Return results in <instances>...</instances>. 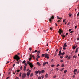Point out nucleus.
Instances as JSON below:
<instances>
[{
	"instance_id": "nucleus-11",
	"label": "nucleus",
	"mask_w": 79,
	"mask_h": 79,
	"mask_svg": "<svg viewBox=\"0 0 79 79\" xmlns=\"http://www.w3.org/2000/svg\"><path fill=\"white\" fill-rule=\"evenodd\" d=\"M26 67L24 66V69H23L24 71H26Z\"/></svg>"
},
{
	"instance_id": "nucleus-5",
	"label": "nucleus",
	"mask_w": 79,
	"mask_h": 79,
	"mask_svg": "<svg viewBox=\"0 0 79 79\" xmlns=\"http://www.w3.org/2000/svg\"><path fill=\"white\" fill-rule=\"evenodd\" d=\"M59 31H58V32L60 34H61V33H63V31L61 30V29H59Z\"/></svg>"
},
{
	"instance_id": "nucleus-26",
	"label": "nucleus",
	"mask_w": 79,
	"mask_h": 79,
	"mask_svg": "<svg viewBox=\"0 0 79 79\" xmlns=\"http://www.w3.org/2000/svg\"><path fill=\"white\" fill-rule=\"evenodd\" d=\"M44 72H45V70H42L41 71V73H44Z\"/></svg>"
},
{
	"instance_id": "nucleus-55",
	"label": "nucleus",
	"mask_w": 79,
	"mask_h": 79,
	"mask_svg": "<svg viewBox=\"0 0 79 79\" xmlns=\"http://www.w3.org/2000/svg\"><path fill=\"white\" fill-rule=\"evenodd\" d=\"M56 76H55L53 77V78H56Z\"/></svg>"
},
{
	"instance_id": "nucleus-31",
	"label": "nucleus",
	"mask_w": 79,
	"mask_h": 79,
	"mask_svg": "<svg viewBox=\"0 0 79 79\" xmlns=\"http://www.w3.org/2000/svg\"><path fill=\"white\" fill-rule=\"evenodd\" d=\"M44 56H45V54H43L42 55V58H43V57H44Z\"/></svg>"
},
{
	"instance_id": "nucleus-21",
	"label": "nucleus",
	"mask_w": 79,
	"mask_h": 79,
	"mask_svg": "<svg viewBox=\"0 0 79 79\" xmlns=\"http://www.w3.org/2000/svg\"><path fill=\"white\" fill-rule=\"evenodd\" d=\"M25 63H26V60H24L22 62V63H23V64H25Z\"/></svg>"
},
{
	"instance_id": "nucleus-62",
	"label": "nucleus",
	"mask_w": 79,
	"mask_h": 79,
	"mask_svg": "<svg viewBox=\"0 0 79 79\" xmlns=\"http://www.w3.org/2000/svg\"><path fill=\"white\" fill-rule=\"evenodd\" d=\"M74 32V31H70V33H73V32Z\"/></svg>"
},
{
	"instance_id": "nucleus-20",
	"label": "nucleus",
	"mask_w": 79,
	"mask_h": 79,
	"mask_svg": "<svg viewBox=\"0 0 79 79\" xmlns=\"http://www.w3.org/2000/svg\"><path fill=\"white\" fill-rule=\"evenodd\" d=\"M67 72V70H65L64 71V74H66Z\"/></svg>"
},
{
	"instance_id": "nucleus-4",
	"label": "nucleus",
	"mask_w": 79,
	"mask_h": 79,
	"mask_svg": "<svg viewBox=\"0 0 79 79\" xmlns=\"http://www.w3.org/2000/svg\"><path fill=\"white\" fill-rule=\"evenodd\" d=\"M26 74L25 73H23L22 74V78H25L26 77Z\"/></svg>"
},
{
	"instance_id": "nucleus-44",
	"label": "nucleus",
	"mask_w": 79,
	"mask_h": 79,
	"mask_svg": "<svg viewBox=\"0 0 79 79\" xmlns=\"http://www.w3.org/2000/svg\"><path fill=\"white\" fill-rule=\"evenodd\" d=\"M68 55H66V56H65V58H68Z\"/></svg>"
},
{
	"instance_id": "nucleus-8",
	"label": "nucleus",
	"mask_w": 79,
	"mask_h": 79,
	"mask_svg": "<svg viewBox=\"0 0 79 79\" xmlns=\"http://www.w3.org/2000/svg\"><path fill=\"white\" fill-rule=\"evenodd\" d=\"M29 65L31 68H32V67H34V65H32V64L31 63Z\"/></svg>"
},
{
	"instance_id": "nucleus-41",
	"label": "nucleus",
	"mask_w": 79,
	"mask_h": 79,
	"mask_svg": "<svg viewBox=\"0 0 79 79\" xmlns=\"http://www.w3.org/2000/svg\"><path fill=\"white\" fill-rule=\"evenodd\" d=\"M58 49H56V51L55 53H56V52H58Z\"/></svg>"
},
{
	"instance_id": "nucleus-46",
	"label": "nucleus",
	"mask_w": 79,
	"mask_h": 79,
	"mask_svg": "<svg viewBox=\"0 0 79 79\" xmlns=\"http://www.w3.org/2000/svg\"><path fill=\"white\" fill-rule=\"evenodd\" d=\"M76 77V76H74V75H73V78H74V77Z\"/></svg>"
},
{
	"instance_id": "nucleus-19",
	"label": "nucleus",
	"mask_w": 79,
	"mask_h": 79,
	"mask_svg": "<svg viewBox=\"0 0 79 79\" xmlns=\"http://www.w3.org/2000/svg\"><path fill=\"white\" fill-rule=\"evenodd\" d=\"M64 66V64H62L61 67H62V68H63Z\"/></svg>"
},
{
	"instance_id": "nucleus-36",
	"label": "nucleus",
	"mask_w": 79,
	"mask_h": 79,
	"mask_svg": "<svg viewBox=\"0 0 79 79\" xmlns=\"http://www.w3.org/2000/svg\"><path fill=\"white\" fill-rule=\"evenodd\" d=\"M45 63L46 64H48V62H45Z\"/></svg>"
},
{
	"instance_id": "nucleus-27",
	"label": "nucleus",
	"mask_w": 79,
	"mask_h": 79,
	"mask_svg": "<svg viewBox=\"0 0 79 79\" xmlns=\"http://www.w3.org/2000/svg\"><path fill=\"white\" fill-rule=\"evenodd\" d=\"M41 77L42 79H44V75H42Z\"/></svg>"
},
{
	"instance_id": "nucleus-59",
	"label": "nucleus",
	"mask_w": 79,
	"mask_h": 79,
	"mask_svg": "<svg viewBox=\"0 0 79 79\" xmlns=\"http://www.w3.org/2000/svg\"><path fill=\"white\" fill-rule=\"evenodd\" d=\"M9 78H10V77H7L6 78V79H8Z\"/></svg>"
},
{
	"instance_id": "nucleus-51",
	"label": "nucleus",
	"mask_w": 79,
	"mask_h": 79,
	"mask_svg": "<svg viewBox=\"0 0 79 79\" xmlns=\"http://www.w3.org/2000/svg\"><path fill=\"white\" fill-rule=\"evenodd\" d=\"M72 30V29H69V31L70 32V31H71Z\"/></svg>"
},
{
	"instance_id": "nucleus-35",
	"label": "nucleus",
	"mask_w": 79,
	"mask_h": 79,
	"mask_svg": "<svg viewBox=\"0 0 79 79\" xmlns=\"http://www.w3.org/2000/svg\"><path fill=\"white\" fill-rule=\"evenodd\" d=\"M66 21V19H64L63 20V22L64 23V22H65Z\"/></svg>"
},
{
	"instance_id": "nucleus-40",
	"label": "nucleus",
	"mask_w": 79,
	"mask_h": 79,
	"mask_svg": "<svg viewBox=\"0 0 79 79\" xmlns=\"http://www.w3.org/2000/svg\"><path fill=\"white\" fill-rule=\"evenodd\" d=\"M65 53H64V52H63L62 53V55H64Z\"/></svg>"
},
{
	"instance_id": "nucleus-25",
	"label": "nucleus",
	"mask_w": 79,
	"mask_h": 79,
	"mask_svg": "<svg viewBox=\"0 0 79 79\" xmlns=\"http://www.w3.org/2000/svg\"><path fill=\"white\" fill-rule=\"evenodd\" d=\"M33 73H32L30 75V77H32V76H33Z\"/></svg>"
},
{
	"instance_id": "nucleus-38",
	"label": "nucleus",
	"mask_w": 79,
	"mask_h": 79,
	"mask_svg": "<svg viewBox=\"0 0 79 79\" xmlns=\"http://www.w3.org/2000/svg\"><path fill=\"white\" fill-rule=\"evenodd\" d=\"M55 65H53V64H52V65H51V67H54V66H55Z\"/></svg>"
},
{
	"instance_id": "nucleus-14",
	"label": "nucleus",
	"mask_w": 79,
	"mask_h": 79,
	"mask_svg": "<svg viewBox=\"0 0 79 79\" xmlns=\"http://www.w3.org/2000/svg\"><path fill=\"white\" fill-rule=\"evenodd\" d=\"M71 56H68V57L67 58V60H70V59H71Z\"/></svg>"
},
{
	"instance_id": "nucleus-18",
	"label": "nucleus",
	"mask_w": 79,
	"mask_h": 79,
	"mask_svg": "<svg viewBox=\"0 0 79 79\" xmlns=\"http://www.w3.org/2000/svg\"><path fill=\"white\" fill-rule=\"evenodd\" d=\"M77 69H75L73 71V73L77 72Z\"/></svg>"
},
{
	"instance_id": "nucleus-37",
	"label": "nucleus",
	"mask_w": 79,
	"mask_h": 79,
	"mask_svg": "<svg viewBox=\"0 0 79 79\" xmlns=\"http://www.w3.org/2000/svg\"><path fill=\"white\" fill-rule=\"evenodd\" d=\"M61 63H62L63 61V60H61L60 61Z\"/></svg>"
},
{
	"instance_id": "nucleus-50",
	"label": "nucleus",
	"mask_w": 79,
	"mask_h": 79,
	"mask_svg": "<svg viewBox=\"0 0 79 79\" xmlns=\"http://www.w3.org/2000/svg\"><path fill=\"white\" fill-rule=\"evenodd\" d=\"M79 16V12H78V14H77V16L78 17V16Z\"/></svg>"
},
{
	"instance_id": "nucleus-43",
	"label": "nucleus",
	"mask_w": 79,
	"mask_h": 79,
	"mask_svg": "<svg viewBox=\"0 0 79 79\" xmlns=\"http://www.w3.org/2000/svg\"><path fill=\"white\" fill-rule=\"evenodd\" d=\"M65 47H64V48H63V50H66V48H65Z\"/></svg>"
},
{
	"instance_id": "nucleus-3",
	"label": "nucleus",
	"mask_w": 79,
	"mask_h": 79,
	"mask_svg": "<svg viewBox=\"0 0 79 79\" xmlns=\"http://www.w3.org/2000/svg\"><path fill=\"white\" fill-rule=\"evenodd\" d=\"M44 57L45 58H47L48 59L50 58V57L48 56V54L45 53L44 54Z\"/></svg>"
},
{
	"instance_id": "nucleus-1",
	"label": "nucleus",
	"mask_w": 79,
	"mask_h": 79,
	"mask_svg": "<svg viewBox=\"0 0 79 79\" xmlns=\"http://www.w3.org/2000/svg\"><path fill=\"white\" fill-rule=\"evenodd\" d=\"M14 60H16L17 61H19V60H20V58L18 55H16L14 56Z\"/></svg>"
},
{
	"instance_id": "nucleus-6",
	"label": "nucleus",
	"mask_w": 79,
	"mask_h": 79,
	"mask_svg": "<svg viewBox=\"0 0 79 79\" xmlns=\"http://www.w3.org/2000/svg\"><path fill=\"white\" fill-rule=\"evenodd\" d=\"M31 57V58H33V59L34 60V59H35V56H34V55H30Z\"/></svg>"
},
{
	"instance_id": "nucleus-7",
	"label": "nucleus",
	"mask_w": 79,
	"mask_h": 79,
	"mask_svg": "<svg viewBox=\"0 0 79 79\" xmlns=\"http://www.w3.org/2000/svg\"><path fill=\"white\" fill-rule=\"evenodd\" d=\"M62 55V53H61V51L60 50L59 52V54H58L59 56H61Z\"/></svg>"
},
{
	"instance_id": "nucleus-53",
	"label": "nucleus",
	"mask_w": 79,
	"mask_h": 79,
	"mask_svg": "<svg viewBox=\"0 0 79 79\" xmlns=\"http://www.w3.org/2000/svg\"><path fill=\"white\" fill-rule=\"evenodd\" d=\"M36 60H37V61H39V59H38V58H36Z\"/></svg>"
},
{
	"instance_id": "nucleus-17",
	"label": "nucleus",
	"mask_w": 79,
	"mask_h": 79,
	"mask_svg": "<svg viewBox=\"0 0 79 79\" xmlns=\"http://www.w3.org/2000/svg\"><path fill=\"white\" fill-rule=\"evenodd\" d=\"M78 48H77L76 50V51H75V53H77V52H78Z\"/></svg>"
},
{
	"instance_id": "nucleus-10",
	"label": "nucleus",
	"mask_w": 79,
	"mask_h": 79,
	"mask_svg": "<svg viewBox=\"0 0 79 79\" xmlns=\"http://www.w3.org/2000/svg\"><path fill=\"white\" fill-rule=\"evenodd\" d=\"M61 36L63 37V39H64V37H66V36L64 35H63V34H62L61 35Z\"/></svg>"
},
{
	"instance_id": "nucleus-60",
	"label": "nucleus",
	"mask_w": 79,
	"mask_h": 79,
	"mask_svg": "<svg viewBox=\"0 0 79 79\" xmlns=\"http://www.w3.org/2000/svg\"><path fill=\"white\" fill-rule=\"evenodd\" d=\"M68 35V33H67L66 34V35Z\"/></svg>"
},
{
	"instance_id": "nucleus-61",
	"label": "nucleus",
	"mask_w": 79,
	"mask_h": 79,
	"mask_svg": "<svg viewBox=\"0 0 79 79\" xmlns=\"http://www.w3.org/2000/svg\"><path fill=\"white\" fill-rule=\"evenodd\" d=\"M31 57L29 58V61H31Z\"/></svg>"
},
{
	"instance_id": "nucleus-39",
	"label": "nucleus",
	"mask_w": 79,
	"mask_h": 79,
	"mask_svg": "<svg viewBox=\"0 0 79 79\" xmlns=\"http://www.w3.org/2000/svg\"><path fill=\"white\" fill-rule=\"evenodd\" d=\"M29 50H30V51H31V50H32V48H29Z\"/></svg>"
},
{
	"instance_id": "nucleus-58",
	"label": "nucleus",
	"mask_w": 79,
	"mask_h": 79,
	"mask_svg": "<svg viewBox=\"0 0 79 79\" xmlns=\"http://www.w3.org/2000/svg\"><path fill=\"white\" fill-rule=\"evenodd\" d=\"M19 71H20V70H17V72H19Z\"/></svg>"
},
{
	"instance_id": "nucleus-28",
	"label": "nucleus",
	"mask_w": 79,
	"mask_h": 79,
	"mask_svg": "<svg viewBox=\"0 0 79 79\" xmlns=\"http://www.w3.org/2000/svg\"><path fill=\"white\" fill-rule=\"evenodd\" d=\"M36 52H37V50H36L34 52H33V53H36Z\"/></svg>"
},
{
	"instance_id": "nucleus-42",
	"label": "nucleus",
	"mask_w": 79,
	"mask_h": 79,
	"mask_svg": "<svg viewBox=\"0 0 79 79\" xmlns=\"http://www.w3.org/2000/svg\"><path fill=\"white\" fill-rule=\"evenodd\" d=\"M38 79H41L42 78H41V77H38Z\"/></svg>"
},
{
	"instance_id": "nucleus-15",
	"label": "nucleus",
	"mask_w": 79,
	"mask_h": 79,
	"mask_svg": "<svg viewBox=\"0 0 79 79\" xmlns=\"http://www.w3.org/2000/svg\"><path fill=\"white\" fill-rule=\"evenodd\" d=\"M77 47V45L73 46V49H75Z\"/></svg>"
},
{
	"instance_id": "nucleus-47",
	"label": "nucleus",
	"mask_w": 79,
	"mask_h": 79,
	"mask_svg": "<svg viewBox=\"0 0 79 79\" xmlns=\"http://www.w3.org/2000/svg\"><path fill=\"white\" fill-rule=\"evenodd\" d=\"M37 58H40V56H36Z\"/></svg>"
},
{
	"instance_id": "nucleus-12",
	"label": "nucleus",
	"mask_w": 79,
	"mask_h": 79,
	"mask_svg": "<svg viewBox=\"0 0 79 79\" xmlns=\"http://www.w3.org/2000/svg\"><path fill=\"white\" fill-rule=\"evenodd\" d=\"M29 75H30V73H29V72H28L27 73V75L28 76H29Z\"/></svg>"
},
{
	"instance_id": "nucleus-29",
	"label": "nucleus",
	"mask_w": 79,
	"mask_h": 79,
	"mask_svg": "<svg viewBox=\"0 0 79 79\" xmlns=\"http://www.w3.org/2000/svg\"><path fill=\"white\" fill-rule=\"evenodd\" d=\"M40 51H37V53L38 54H39V53H40Z\"/></svg>"
},
{
	"instance_id": "nucleus-49",
	"label": "nucleus",
	"mask_w": 79,
	"mask_h": 79,
	"mask_svg": "<svg viewBox=\"0 0 79 79\" xmlns=\"http://www.w3.org/2000/svg\"><path fill=\"white\" fill-rule=\"evenodd\" d=\"M50 30H51V31H52V30H53V29L52 28V27H51L50 28Z\"/></svg>"
},
{
	"instance_id": "nucleus-54",
	"label": "nucleus",
	"mask_w": 79,
	"mask_h": 79,
	"mask_svg": "<svg viewBox=\"0 0 79 79\" xmlns=\"http://www.w3.org/2000/svg\"><path fill=\"white\" fill-rule=\"evenodd\" d=\"M60 66L59 64H58L56 65V66H57V67H58V66Z\"/></svg>"
},
{
	"instance_id": "nucleus-30",
	"label": "nucleus",
	"mask_w": 79,
	"mask_h": 79,
	"mask_svg": "<svg viewBox=\"0 0 79 79\" xmlns=\"http://www.w3.org/2000/svg\"><path fill=\"white\" fill-rule=\"evenodd\" d=\"M57 19H62V18H59V16H57Z\"/></svg>"
},
{
	"instance_id": "nucleus-22",
	"label": "nucleus",
	"mask_w": 79,
	"mask_h": 79,
	"mask_svg": "<svg viewBox=\"0 0 79 79\" xmlns=\"http://www.w3.org/2000/svg\"><path fill=\"white\" fill-rule=\"evenodd\" d=\"M60 58H61V59H62V58H63V56L62 55L61 56H60Z\"/></svg>"
},
{
	"instance_id": "nucleus-56",
	"label": "nucleus",
	"mask_w": 79,
	"mask_h": 79,
	"mask_svg": "<svg viewBox=\"0 0 79 79\" xmlns=\"http://www.w3.org/2000/svg\"><path fill=\"white\" fill-rule=\"evenodd\" d=\"M10 63V61H7L6 63V64H8V63Z\"/></svg>"
},
{
	"instance_id": "nucleus-63",
	"label": "nucleus",
	"mask_w": 79,
	"mask_h": 79,
	"mask_svg": "<svg viewBox=\"0 0 79 79\" xmlns=\"http://www.w3.org/2000/svg\"><path fill=\"white\" fill-rule=\"evenodd\" d=\"M16 79H19V77H16Z\"/></svg>"
},
{
	"instance_id": "nucleus-24",
	"label": "nucleus",
	"mask_w": 79,
	"mask_h": 79,
	"mask_svg": "<svg viewBox=\"0 0 79 79\" xmlns=\"http://www.w3.org/2000/svg\"><path fill=\"white\" fill-rule=\"evenodd\" d=\"M38 73L39 74H41V71H40V70L38 71Z\"/></svg>"
},
{
	"instance_id": "nucleus-13",
	"label": "nucleus",
	"mask_w": 79,
	"mask_h": 79,
	"mask_svg": "<svg viewBox=\"0 0 79 79\" xmlns=\"http://www.w3.org/2000/svg\"><path fill=\"white\" fill-rule=\"evenodd\" d=\"M37 64H38V66H40V65H41L40 64V63H39V62H37Z\"/></svg>"
},
{
	"instance_id": "nucleus-52",
	"label": "nucleus",
	"mask_w": 79,
	"mask_h": 79,
	"mask_svg": "<svg viewBox=\"0 0 79 79\" xmlns=\"http://www.w3.org/2000/svg\"><path fill=\"white\" fill-rule=\"evenodd\" d=\"M11 73V72H9L8 73V75H10V73Z\"/></svg>"
},
{
	"instance_id": "nucleus-23",
	"label": "nucleus",
	"mask_w": 79,
	"mask_h": 79,
	"mask_svg": "<svg viewBox=\"0 0 79 79\" xmlns=\"http://www.w3.org/2000/svg\"><path fill=\"white\" fill-rule=\"evenodd\" d=\"M27 64H29V65H30V63H30V62L29 61H27Z\"/></svg>"
},
{
	"instance_id": "nucleus-45",
	"label": "nucleus",
	"mask_w": 79,
	"mask_h": 79,
	"mask_svg": "<svg viewBox=\"0 0 79 79\" xmlns=\"http://www.w3.org/2000/svg\"><path fill=\"white\" fill-rule=\"evenodd\" d=\"M16 63H17L18 64H19V61H18L16 62Z\"/></svg>"
},
{
	"instance_id": "nucleus-34",
	"label": "nucleus",
	"mask_w": 79,
	"mask_h": 79,
	"mask_svg": "<svg viewBox=\"0 0 79 79\" xmlns=\"http://www.w3.org/2000/svg\"><path fill=\"white\" fill-rule=\"evenodd\" d=\"M46 64H45V62L43 63V66H45V65Z\"/></svg>"
},
{
	"instance_id": "nucleus-9",
	"label": "nucleus",
	"mask_w": 79,
	"mask_h": 79,
	"mask_svg": "<svg viewBox=\"0 0 79 79\" xmlns=\"http://www.w3.org/2000/svg\"><path fill=\"white\" fill-rule=\"evenodd\" d=\"M67 47V44H66V43H65L64 44V46H63V47Z\"/></svg>"
},
{
	"instance_id": "nucleus-33",
	"label": "nucleus",
	"mask_w": 79,
	"mask_h": 79,
	"mask_svg": "<svg viewBox=\"0 0 79 79\" xmlns=\"http://www.w3.org/2000/svg\"><path fill=\"white\" fill-rule=\"evenodd\" d=\"M35 74H38V71H36L35 72Z\"/></svg>"
},
{
	"instance_id": "nucleus-64",
	"label": "nucleus",
	"mask_w": 79,
	"mask_h": 79,
	"mask_svg": "<svg viewBox=\"0 0 79 79\" xmlns=\"http://www.w3.org/2000/svg\"><path fill=\"white\" fill-rule=\"evenodd\" d=\"M77 40H79V38H77Z\"/></svg>"
},
{
	"instance_id": "nucleus-57",
	"label": "nucleus",
	"mask_w": 79,
	"mask_h": 79,
	"mask_svg": "<svg viewBox=\"0 0 79 79\" xmlns=\"http://www.w3.org/2000/svg\"><path fill=\"white\" fill-rule=\"evenodd\" d=\"M22 68H23V66H21V67H20V69H22Z\"/></svg>"
},
{
	"instance_id": "nucleus-32",
	"label": "nucleus",
	"mask_w": 79,
	"mask_h": 79,
	"mask_svg": "<svg viewBox=\"0 0 79 79\" xmlns=\"http://www.w3.org/2000/svg\"><path fill=\"white\" fill-rule=\"evenodd\" d=\"M21 74H22V73H20L19 74V77H21Z\"/></svg>"
},
{
	"instance_id": "nucleus-48",
	"label": "nucleus",
	"mask_w": 79,
	"mask_h": 79,
	"mask_svg": "<svg viewBox=\"0 0 79 79\" xmlns=\"http://www.w3.org/2000/svg\"><path fill=\"white\" fill-rule=\"evenodd\" d=\"M25 65L26 66H27V64H26V63H25Z\"/></svg>"
},
{
	"instance_id": "nucleus-2",
	"label": "nucleus",
	"mask_w": 79,
	"mask_h": 79,
	"mask_svg": "<svg viewBox=\"0 0 79 79\" xmlns=\"http://www.w3.org/2000/svg\"><path fill=\"white\" fill-rule=\"evenodd\" d=\"M54 16L53 15H52V16L49 19V21L50 23H51L52 21V19H54Z\"/></svg>"
},
{
	"instance_id": "nucleus-16",
	"label": "nucleus",
	"mask_w": 79,
	"mask_h": 79,
	"mask_svg": "<svg viewBox=\"0 0 79 79\" xmlns=\"http://www.w3.org/2000/svg\"><path fill=\"white\" fill-rule=\"evenodd\" d=\"M48 74L46 73V75H45V77H46V78H47V77H48Z\"/></svg>"
}]
</instances>
